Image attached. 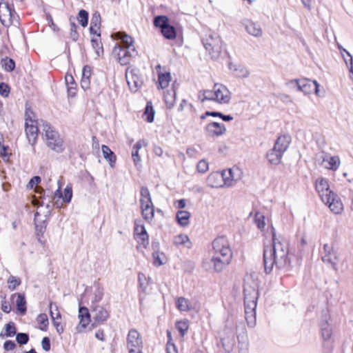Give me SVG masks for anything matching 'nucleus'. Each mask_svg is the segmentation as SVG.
<instances>
[{
	"label": "nucleus",
	"mask_w": 353,
	"mask_h": 353,
	"mask_svg": "<svg viewBox=\"0 0 353 353\" xmlns=\"http://www.w3.org/2000/svg\"><path fill=\"white\" fill-rule=\"evenodd\" d=\"M30 336L28 333L17 332L16 334V341L19 345H26L28 343Z\"/></svg>",
	"instance_id": "nucleus-57"
},
{
	"label": "nucleus",
	"mask_w": 353,
	"mask_h": 353,
	"mask_svg": "<svg viewBox=\"0 0 353 353\" xmlns=\"http://www.w3.org/2000/svg\"><path fill=\"white\" fill-rule=\"evenodd\" d=\"M161 35L167 40H174L176 38L177 32L175 27L172 25H170L165 30H161Z\"/></svg>",
	"instance_id": "nucleus-40"
},
{
	"label": "nucleus",
	"mask_w": 353,
	"mask_h": 353,
	"mask_svg": "<svg viewBox=\"0 0 353 353\" xmlns=\"http://www.w3.org/2000/svg\"><path fill=\"white\" fill-rule=\"evenodd\" d=\"M41 123H42L43 131V136L46 140L48 147L57 153H61L64 148L63 140L60 138L59 132L48 122L41 120Z\"/></svg>",
	"instance_id": "nucleus-2"
},
{
	"label": "nucleus",
	"mask_w": 353,
	"mask_h": 353,
	"mask_svg": "<svg viewBox=\"0 0 353 353\" xmlns=\"http://www.w3.org/2000/svg\"><path fill=\"white\" fill-rule=\"evenodd\" d=\"M72 198V185L71 183L67 184L64 188V195L63 196V201L67 204L71 202Z\"/></svg>",
	"instance_id": "nucleus-52"
},
{
	"label": "nucleus",
	"mask_w": 353,
	"mask_h": 353,
	"mask_svg": "<svg viewBox=\"0 0 353 353\" xmlns=\"http://www.w3.org/2000/svg\"><path fill=\"white\" fill-rule=\"evenodd\" d=\"M163 99L168 109H171L174 106L176 100V91L174 86L163 92Z\"/></svg>",
	"instance_id": "nucleus-31"
},
{
	"label": "nucleus",
	"mask_w": 353,
	"mask_h": 353,
	"mask_svg": "<svg viewBox=\"0 0 353 353\" xmlns=\"http://www.w3.org/2000/svg\"><path fill=\"white\" fill-rule=\"evenodd\" d=\"M34 117V112L30 108H26L25 111V123H37L39 124L38 120H35L33 118Z\"/></svg>",
	"instance_id": "nucleus-55"
},
{
	"label": "nucleus",
	"mask_w": 353,
	"mask_h": 353,
	"mask_svg": "<svg viewBox=\"0 0 353 353\" xmlns=\"http://www.w3.org/2000/svg\"><path fill=\"white\" fill-rule=\"evenodd\" d=\"M34 224L37 239L39 242H40L41 244H43L44 242L42 241V238L43 237L44 233L46 230L48 221L46 219L41 221L35 220Z\"/></svg>",
	"instance_id": "nucleus-24"
},
{
	"label": "nucleus",
	"mask_w": 353,
	"mask_h": 353,
	"mask_svg": "<svg viewBox=\"0 0 353 353\" xmlns=\"http://www.w3.org/2000/svg\"><path fill=\"white\" fill-rule=\"evenodd\" d=\"M223 179V186H232V182L234 180L233 176L232 169H228L219 172Z\"/></svg>",
	"instance_id": "nucleus-34"
},
{
	"label": "nucleus",
	"mask_w": 353,
	"mask_h": 353,
	"mask_svg": "<svg viewBox=\"0 0 353 353\" xmlns=\"http://www.w3.org/2000/svg\"><path fill=\"white\" fill-rule=\"evenodd\" d=\"M283 154L276 148H272L266 154V158L272 165H277L281 163Z\"/></svg>",
	"instance_id": "nucleus-28"
},
{
	"label": "nucleus",
	"mask_w": 353,
	"mask_h": 353,
	"mask_svg": "<svg viewBox=\"0 0 353 353\" xmlns=\"http://www.w3.org/2000/svg\"><path fill=\"white\" fill-rule=\"evenodd\" d=\"M113 53L117 55L119 63L121 65H127L138 56L135 48L114 47Z\"/></svg>",
	"instance_id": "nucleus-5"
},
{
	"label": "nucleus",
	"mask_w": 353,
	"mask_h": 353,
	"mask_svg": "<svg viewBox=\"0 0 353 353\" xmlns=\"http://www.w3.org/2000/svg\"><path fill=\"white\" fill-rule=\"evenodd\" d=\"M15 296H17L16 300L17 313L19 315L23 316L26 314L27 311L26 296L23 293H15L11 296V299H13Z\"/></svg>",
	"instance_id": "nucleus-22"
},
{
	"label": "nucleus",
	"mask_w": 353,
	"mask_h": 353,
	"mask_svg": "<svg viewBox=\"0 0 353 353\" xmlns=\"http://www.w3.org/2000/svg\"><path fill=\"white\" fill-rule=\"evenodd\" d=\"M101 23V18L100 12L99 11H94L92 15L90 26H97V29H100Z\"/></svg>",
	"instance_id": "nucleus-56"
},
{
	"label": "nucleus",
	"mask_w": 353,
	"mask_h": 353,
	"mask_svg": "<svg viewBox=\"0 0 353 353\" xmlns=\"http://www.w3.org/2000/svg\"><path fill=\"white\" fill-rule=\"evenodd\" d=\"M90 311L93 314L92 318L95 321H99L103 323L109 318L108 312L101 305H91Z\"/></svg>",
	"instance_id": "nucleus-16"
},
{
	"label": "nucleus",
	"mask_w": 353,
	"mask_h": 353,
	"mask_svg": "<svg viewBox=\"0 0 353 353\" xmlns=\"http://www.w3.org/2000/svg\"><path fill=\"white\" fill-rule=\"evenodd\" d=\"M128 347L129 353L133 352V349L139 348L142 344V340L140 338L139 333L134 329H132L129 331L128 338Z\"/></svg>",
	"instance_id": "nucleus-17"
},
{
	"label": "nucleus",
	"mask_w": 353,
	"mask_h": 353,
	"mask_svg": "<svg viewBox=\"0 0 353 353\" xmlns=\"http://www.w3.org/2000/svg\"><path fill=\"white\" fill-rule=\"evenodd\" d=\"M214 95L215 101L221 104H227L230 101V92L222 84H214Z\"/></svg>",
	"instance_id": "nucleus-9"
},
{
	"label": "nucleus",
	"mask_w": 353,
	"mask_h": 353,
	"mask_svg": "<svg viewBox=\"0 0 353 353\" xmlns=\"http://www.w3.org/2000/svg\"><path fill=\"white\" fill-rule=\"evenodd\" d=\"M4 5H5L6 11V12L8 13V14L10 16L9 22L10 23H12L13 20L16 17L19 18V16L17 15V12H15L13 5H10L9 3H4Z\"/></svg>",
	"instance_id": "nucleus-58"
},
{
	"label": "nucleus",
	"mask_w": 353,
	"mask_h": 353,
	"mask_svg": "<svg viewBox=\"0 0 353 353\" xmlns=\"http://www.w3.org/2000/svg\"><path fill=\"white\" fill-rule=\"evenodd\" d=\"M101 152L103 158L108 162L110 166L114 168L117 161V156L114 152L106 145H101Z\"/></svg>",
	"instance_id": "nucleus-26"
},
{
	"label": "nucleus",
	"mask_w": 353,
	"mask_h": 353,
	"mask_svg": "<svg viewBox=\"0 0 353 353\" xmlns=\"http://www.w3.org/2000/svg\"><path fill=\"white\" fill-rule=\"evenodd\" d=\"M94 287L96 288L94 292V296L92 301V305H97V303L100 302L103 296V288L101 286L99 282H94Z\"/></svg>",
	"instance_id": "nucleus-44"
},
{
	"label": "nucleus",
	"mask_w": 353,
	"mask_h": 353,
	"mask_svg": "<svg viewBox=\"0 0 353 353\" xmlns=\"http://www.w3.org/2000/svg\"><path fill=\"white\" fill-rule=\"evenodd\" d=\"M138 281L139 287L143 292H146L147 286L152 283V279L150 277L146 278L145 275L143 273H139Z\"/></svg>",
	"instance_id": "nucleus-46"
},
{
	"label": "nucleus",
	"mask_w": 353,
	"mask_h": 353,
	"mask_svg": "<svg viewBox=\"0 0 353 353\" xmlns=\"http://www.w3.org/2000/svg\"><path fill=\"white\" fill-rule=\"evenodd\" d=\"M191 214L188 211L179 210L176 214L178 224L181 227H186L190 224Z\"/></svg>",
	"instance_id": "nucleus-32"
},
{
	"label": "nucleus",
	"mask_w": 353,
	"mask_h": 353,
	"mask_svg": "<svg viewBox=\"0 0 353 353\" xmlns=\"http://www.w3.org/2000/svg\"><path fill=\"white\" fill-rule=\"evenodd\" d=\"M272 233V242L270 245L264 243L263 246V265L267 274L272 272L274 266L279 270H289L291 268L288 240L281 235L277 236L274 229Z\"/></svg>",
	"instance_id": "nucleus-1"
},
{
	"label": "nucleus",
	"mask_w": 353,
	"mask_h": 353,
	"mask_svg": "<svg viewBox=\"0 0 353 353\" xmlns=\"http://www.w3.org/2000/svg\"><path fill=\"white\" fill-rule=\"evenodd\" d=\"M212 249L214 254H224L227 257L232 256V252L229 241L225 236H218L213 241Z\"/></svg>",
	"instance_id": "nucleus-6"
},
{
	"label": "nucleus",
	"mask_w": 353,
	"mask_h": 353,
	"mask_svg": "<svg viewBox=\"0 0 353 353\" xmlns=\"http://www.w3.org/2000/svg\"><path fill=\"white\" fill-rule=\"evenodd\" d=\"M50 308V316L52 319V323L54 327L57 330V332L60 334L63 333V327L61 326V322L58 321L57 320L61 319V315L60 312L58 310V307L57 305H55V311H56V316H54V310H53V303L50 302L49 305Z\"/></svg>",
	"instance_id": "nucleus-21"
},
{
	"label": "nucleus",
	"mask_w": 353,
	"mask_h": 353,
	"mask_svg": "<svg viewBox=\"0 0 353 353\" xmlns=\"http://www.w3.org/2000/svg\"><path fill=\"white\" fill-rule=\"evenodd\" d=\"M323 162L327 163V165H325V168L332 170H336L340 164L339 159L336 156L330 157L327 161L323 159Z\"/></svg>",
	"instance_id": "nucleus-50"
},
{
	"label": "nucleus",
	"mask_w": 353,
	"mask_h": 353,
	"mask_svg": "<svg viewBox=\"0 0 353 353\" xmlns=\"http://www.w3.org/2000/svg\"><path fill=\"white\" fill-rule=\"evenodd\" d=\"M241 23L245 31L250 35L254 37H260L262 36L263 30L259 23L254 22L250 19H245L241 21Z\"/></svg>",
	"instance_id": "nucleus-12"
},
{
	"label": "nucleus",
	"mask_w": 353,
	"mask_h": 353,
	"mask_svg": "<svg viewBox=\"0 0 353 353\" xmlns=\"http://www.w3.org/2000/svg\"><path fill=\"white\" fill-rule=\"evenodd\" d=\"M142 203L148 204L152 203V197L150 191L147 187L142 186L141 188V199L140 203L142 205Z\"/></svg>",
	"instance_id": "nucleus-47"
},
{
	"label": "nucleus",
	"mask_w": 353,
	"mask_h": 353,
	"mask_svg": "<svg viewBox=\"0 0 353 353\" xmlns=\"http://www.w3.org/2000/svg\"><path fill=\"white\" fill-rule=\"evenodd\" d=\"M208 184L215 188H223V179L219 172L210 174L207 179Z\"/></svg>",
	"instance_id": "nucleus-30"
},
{
	"label": "nucleus",
	"mask_w": 353,
	"mask_h": 353,
	"mask_svg": "<svg viewBox=\"0 0 353 353\" xmlns=\"http://www.w3.org/2000/svg\"><path fill=\"white\" fill-rule=\"evenodd\" d=\"M139 70L137 68L130 69L128 67L125 71V78L129 86L130 90L132 92H137L138 88L141 85L142 81L139 75Z\"/></svg>",
	"instance_id": "nucleus-7"
},
{
	"label": "nucleus",
	"mask_w": 353,
	"mask_h": 353,
	"mask_svg": "<svg viewBox=\"0 0 353 353\" xmlns=\"http://www.w3.org/2000/svg\"><path fill=\"white\" fill-rule=\"evenodd\" d=\"M92 47L95 50V53L98 57H101L103 54V44L101 41V38L92 37L90 40Z\"/></svg>",
	"instance_id": "nucleus-43"
},
{
	"label": "nucleus",
	"mask_w": 353,
	"mask_h": 353,
	"mask_svg": "<svg viewBox=\"0 0 353 353\" xmlns=\"http://www.w3.org/2000/svg\"><path fill=\"white\" fill-rule=\"evenodd\" d=\"M10 92V87L4 82L0 83V94L2 97H7Z\"/></svg>",
	"instance_id": "nucleus-61"
},
{
	"label": "nucleus",
	"mask_w": 353,
	"mask_h": 353,
	"mask_svg": "<svg viewBox=\"0 0 353 353\" xmlns=\"http://www.w3.org/2000/svg\"><path fill=\"white\" fill-rule=\"evenodd\" d=\"M78 318L79 323L76 327V330L77 332H81L82 330L88 327L91 323L92 317L89 309L86 306L82 305L81 301L79 304Z\"/></svg>",
	"instance_id": "nucleus-8"
},
{
	"label": "nucleus",
	"mask_w": 353,
	"mask_h": 353,
	"mask_svg": "<svg viewBox=\"0 0 353 353\" xmlns=\"http://www.w3.org/2000/svg\"><path fill=\"white\" fill-rule=\"evenodd\" d=\"M46 20L48 21V26L54 32H59L60 30L59 28L54 23L52 15L50 13H46Z\"/></svg>",
	"instance_id": "nucleus-63"
},
{
	"label": "nucleus",
	"mask_w": 353,
	"mask_h": 353,
	"mask_svg": "<svg viewBox=\"0 0 353 353\" xmlns=\"http://www.w3.org/2000/svg\"><path fill=\"white\" fill-rule=\"evenodd\" d=\"M327 197H329V201L324 203L328 205L330 210L334 214H340L343 211V205L338 195L333 192Z\"/></svg>",
	"instance_id": "nucleus-18"
},
{
	"label": "nucleus",
	"mask_w": 353,
	"mask_h": 353,
	"mask_svg": "<svg viewBox=\"0 0 353 353\" xmlns=\"http://www.w3.org/2000/svg\"><path fill=\"white\" fill-rule=\"evenodd\" d=\"M232 257V256L227 257L224 254H214L211 262L213 263L214 270L218 272L222 271L230 263Z\"/></svg>",
	"instance_id": "nucleus-15"
},
{
	"label": "nucleus",
	"mask_w": 353,
	"mask_h": 353,
	"mask_svg": "<svg viewBox=\"0 0 353 353\" xmlns=\"http://www.w3.org/2000/svg\"><path fill=\"white\" fill-rule=\"evenodd\" d=\"M5 333H1L0 336L1 338L4 337H12L17 334V327L15 323L12 321H10L6 323L4 326Z\"/></svg>",
	"instance_id": "nucleus-37"
},
{
	"label": "nucleus",
	"mask_w": 353,
	"mask_h": 353,
	"mask_svg": "<svg viewBox=\"0 0 353 353\" xmlns=\"http://www.w3.org/2000/svg\"><path fill=\"white\" fill-rule=\"evenodd\" d=\"M142 118L148 123L153 122L154 119V110L152 101L147 102Z\"/></svg>",
	"instance_id": "nucleus-33"
},
{
	"label": "nucleus",
	"mask_w": 353,
	"mask_h": 353,
	"mask_svg": "<svg viewBox=\"0 0 353 353\" xmlns=\"http://www.w3.org/2000/svg\"><path fill=\"white\" fill-rule=\"evenodd\" d=\"M196 168L199 172L204 173L208 170V163L204 159L201 160L198 163Z\"/></svg>",
	"instance_id": "nucleus-64"
},
{
	"label": "nucleus",
	"mask_w": 353,
	"mask_h": 353,
	"mask_svg": "<svg viewBox=\"0 0 353 353\" xmlns=\"http://www.w3.org/2000/svg\"><path fill=\"white\" fill-rule=\"evenodd\" d=\"M175 327L179 331L180 336L183 337L189 329V321L186 319L179 321L176 323Z\"/></svg>",
	"instance_id": "nucleus-45"
},
{
	"label": "nucleus",
	"mask_w": 353,
	"mask_h": 353,
	"mask_svg": "<svg viewBox=\"0 0 353 353\" xmlns=\"http://www.w3.org/2000/svg\"><path fill=\"white\" fill-rule=\"evenodd\" d=\"M134 39L128 34H124L121 37L120 42L118 43L114 47H128L135 48L134 46Z\"/></svg>",
	"instance_id": "nucleus-41"
},
{
	"label": "nucleus",
	"mask_w": 353,
	"mask_h": 353,
	"mask_svg": "<svg viewBox=\"0 0 353 353\" xmlns=\"http://www.w3.org/2000/svg\"><path fill=\"white\" fill-rule=\"evenodd\" d=\"M8 288L13 291L17 289L21 283V280L19 277L10 276L8 279Z\"/></svg>",
	"instance_id": "nucleus-54"
},
{
	"label": "nucleus",
	"mask_w": 353,
	"mask_h": 353,
	"mask_svg": "<svg viewBox=\"0 0 353 353\" xmlns=\"http://www.w3.org/2000/svg\"><path fill=\"white\" fill-rule=\"evenodd\" d=\"M9 150L8 145H5L3 144L0 145V156L3 159L4 161H8L10 159V154H8V151Z\"/></svg>",
	"instance_id": "nucleus-59"
},
{
	"label": "nucleus",
	"mask_w": 353,
	"mask_h": 353,
	"mask_svg": "<svg viewBox=\"0 0 353 353\" xmlns=\"http://www.w3.org/2000/svg\"><path fill=\"white\" fill-rule=\"evenodd\" d=\"M245 293V297H244V302H245V313H248V310H250L251 312L254 311L256 306V301L254 299H249L248 295L245 293V290H244ZM253 299H255V297H253Z\"/></svg>",
	"instance_id": "nucleus-51"
},
{
	"label": "nucleus",
	"mask_w": 353,
	"mask_h": 353,
	"mask_svg": "<svg viewBox=\"0 0 353 353\" xmlns=\"http://www.w3.org/2000/svg\"><path fill=\"white\" fill-rule=\"evenodd\" d=\"M134 236L137 242L144 248L149 245V236L145 226L137 224V221L134 223Z\"/></svg>",
	"instance_id": "nucleus-11"
},
{
	"label": "nucleus",
	"mask_w": 353,
	"mask_h": 353,
	"mask_svg": "<svg viewBox=\"0 0 353 353\" xmlns=\"http://www.w3.org/2000/svg\"><path fill=\"white\" fill-rule=\"evenodd\" d=\"M176 307L181 312H188L191 309L189 300L184 297H179L176 300Z\"/></svg>",
	"instance_id": "nucleus-39"
},
{
	"label": "nucleus",
	"mask_w": 353,
	"mask_h": 353,
	"mask_svg": "<svg viewBox=\"0 0 353 353\" xmlns=\"http://www.w3.org/2000/svg\"><path fill=\"white\" fill-rule=\"evenodd\" d=\"M1 64L3 70L8 72H12L15 70V61L8 57H5L1 60Z\"/></svg>",
	"instance_id": "nucleus-35"
},
{
	"label": "nucleus",
	"mask_w": 353,
	"mask_h": 353,
	"mask_svg": "<svg viewBox=\"0 0 353 353\" xmlns=\"http://www.w3.org/2000/svg\"><path fill=\"white\" fill-rule=\"evenodd\" d=\"M38 125L34 123H25V131L29 143L34 146L38 139Z\"/></svg>",
	"instance_id": "nucleus-20"
},
{
	"label": "nucleus",
	"mask_w": 353,
	"mask_h": 353,
	"mask_svg": "<svg viewBox=\"0 0 353 353\" xmlns=\"http://www.w3.org/2000/svg\"><path fill=\"white\" fill-rule=\"evenodd\" d=\"M199 99L201 101V102H203L205 100L215 101L214 90H205L202 92L201 91L199 94Z\"/></svg>",
	"instance_id": "nucleus-53"
},
{
	"label": "nucleus",
	"mask_w": 353,
	"mask_h": 353,
	"mask_svg": "<svg viewBox=\"0 0 353 353\" xmlns=\"http://www.w3.org/2000/svg\"><path fill=\"white\" fill-rule=\"evenodd\" d=\"M65 82L68 97H74L77 94V83L73 76L67 73L65 76Z\"/></svg>",
	"instance_id": "nucleus-25"
},
{
	"label": "nucleus",
	"mask_w": 353,
	"mask_h": 353,
	"mask_svg": "<svg viewBox=\"0 0 353 353\" xmlns=\"http://www.w3.org/2000/svg\"><path fill=\"white\" fill-rule=\"evenodd\" d=\"M226 131L224 124L218 122H211L205 127L206 134L211 137H220Z\"/></svg>",
	"instance_id": "nucleus-14"
},
{
	"label": "nucleus",
	"mask_w": 353,
	"mask_h": 353,
	"mask_svg": "<svg viewBox=\"0 0 353 353\" xmlns=\"http://www.w3.org/2000/svg\"><path fill=\"white\" fill-rule=\"evenodd\" d=\"M174 244L176 246L184 245L188 248L192 247V243L190 241L188 236L185 234H179L174 237Z\"/></svg>",
	"instance_id": "nucleus-36"
},
{
	"label": "nucleus",
	"mask_w": 353,
	"mask_h": 353,
	"mask_svg": "<svg viewBox=\"0 0 353 353\" xmlns=\"http://www.w3.org/2000/svg\"><path fill=\"white\" fill-rule=\"evenodd\" d=\"M202 43L212 59L219 57L222 50V41L214 32H208L202 38Z\"/></svg>",
	"instance_id": "nucleus-3"
},
{
	"label": "nucleus",
	"mask_w": 353,
	"mask_h": 353,
	"mask_svg": "<svg viewBox=\"0 0 353 353\" xmlns=\"http://www.w3.org/2000/svg\"><path fill=\"white\" fill-rule=\"evenodd\" d=\"M321 332L322 337L325 341H327L331 339L332 334V328L328 323L327 316L323 317L322 321L321 323Z\"/></svg>",
	"instance_id": "nucleus-27"
},
{
	"label": "nucleus",
	"mask_w": 353,
	"mask_h": 353,
	"mask_svg": "<svg viewBox=\"0 0 353 353\" xmlns=\"http://www.w3.org/2000/svg\"><path fill=\"white\" fill-rule=\"evenodd\" d=\"M38 324L39 325V329L41 331H46L49 325L48 318L47 314L44 313L39 314L37 318Z\"/></svg>",
	"instance_id": "nucleus-48"
},
{
	"label": "nucleus",
	"mask_w": 353,
	"mask_h": 353,
	"mask_svg": "<svg viewBox=\"0 0 353 353\" xmlns=\"http://www.w3.org/2000/svg\"><path fill=\"white\" fill-rule=\"evenodd\" d=\"M324 255L322 256V261L332 265L333 268L336 269L338 256L336 252L332 245L325 244L323 245Z\"/></svg>",
	"instance_id": "nucleus-13"
},
{
	"label": "nucleus",
	"mask_w": 353,
	"mask_h": 353,
	"mask_svg": "<svg viewBox=\"0 0 353 353\" xmlns=\"http://www.w3.org/2000/svg\"><path fill=\"white\" fill-rule=\"evenodd\" d=\"M77 19L82 27L85 28L88 24L89 12L84 9L79 10Z\"/></svg>",
	"instance_id": "nucleus-42"
},
{
	"label": "nucleus",
	"mask_w": 353,
	"mask_h": 353,
	"mask_svg": "<svg viewBox=\"0 0 353 353\" xmlns=\"http://www.w3.org/2000/svg\"><path fill=\"white\" fill-rule=\"evenodd\" d=\"M141 214L143 218L150 222L152 220L154 216V206L153 203L148 204L145 203H142V205H141Z\"/></svg>",
	"instance_id": "nucleus-29"
},
{
	"label": "nucleus",
	"mask_w": 353,
	"mask_h": 353,
	"mask_svg": "<svg viewBox=\"0 0 353 353\" xmlns=\"http://www.w3.org/2000/svg\"><path fill=\"white\" fill-rule=\"evenodd\" d=\"M343 51L346 53L347 57H343V59L347 65L350 64L349 71L353 73V58L352 56L345 49L343 48Z\"/></svg>",
	"instance_id": "nucleus-60"
},
{
	"label": "nucleus",
	"mask_w": 353,
	"mask_h": 353,
	"mask_svg": "<svg viewBox=\"0 0 353 353\" xmlns=\"http://www.w3.org/2000/svg\"><path fill=\"white\" fill-rule=\"evenodd\" d=\"M69 21H70V37L72 39V40L75 42L78 40L79 37V34L77 32L78 26L74 22L72 17H70Z\"/></svg>",
	"instance_id": "nucleus-49"
},
{
	"label": "nucleus",
	"mask_w": 353,
	"mask_h": 353,
	"mask_svg": "<svg viewBox=\"0 0 353 353\" xmlns=\"http://www.w3.org/2000/svg\"><path fill=\"white\" fill-rule=\"evenodd\" d=\"M316 190L323 202H328L327 196L334 192L330 189L327 180L324 178H320L316 181Z\"/></svg>",
	"instance_id": "nucleus-10"
},
{
	"label": "nucleus",
	"mask_w": 353,
	"mask_h": 353,
	"mask_svg": "<svg viewBox=\"0 0 353 353\" xmlns=\"http://www.w3.org/2000/svg\"><path fill=\"white\" fill-rule=\"evenodd\" d=\"M290 141H291V138L290 136H288V135L280 136L277 138L273 148H276L279 152H281V154H283V153L288 148Z\"/></svg>",
	"instance_id": "nucleus-23"
},
{
	"label": "nucleus",
	"mask_w": 353,
	"mask_h": 353,
	"mask_svg": "<svg viewBox=\"0 0 353 353\" xmlns=\"http://www.w3.org/2000/svg\"><path fill=\"white\" fill-rule=\"evenodd\" d=\"M291 88L296 89L298 91L303 92L304 94H310L314 92L319 95V84L316 81H312L308 79H292L287 83Z\"/></svg>",
	"instance_id": "nucleus-4"
},
{
	"label": "nucleus",
	"mask_w": 353,
	"mask_h": 353,
	"mask_svg": "<svg viewBox=\"0 0 353 353\" xmlns=\"http://www.w3.org/2000/svg\"><path fill=\"white\" fill-rule=\"evenodd\" d=\"M91 73H92L91 67L88 65H84L82 69L81 79L90 80Z\"/></svg>",
	"instance_id": "nucleus-62"
},
{
	"label": "nucleus",
	"mask_w": 353,
	"mask_h": 353,
	"mask_svg": "<svg viewBox=\"0 0 353 353\" xmlns=\"http://www.w3.org/2000/svg\"><path fill=\"white\" fill-rule=\"evenodd\" d=\"M161 68L160 65H156L158 74V81H156V84H158V89H164L169 85L171 81V73L169 71L161 72L159 70Z\"/></svg>",
	"instance_id": "nucleus-19"
},
{
	"label": "nucleus",
	"mask_w": 353,
	"mask_h": 353,
	"mask_svg": "<svg viewBox=\"0 0 353 353\" xmlns=\"http://www.w3.org/2000/svg\"><path fill=\"white\" fill-rule=\"evenodd\" d=\"M170 25V19L166 15H156V28H159L160 32Z\"/></svg>",
	"instance_id": "nucleus-38"
}]
</instances>
